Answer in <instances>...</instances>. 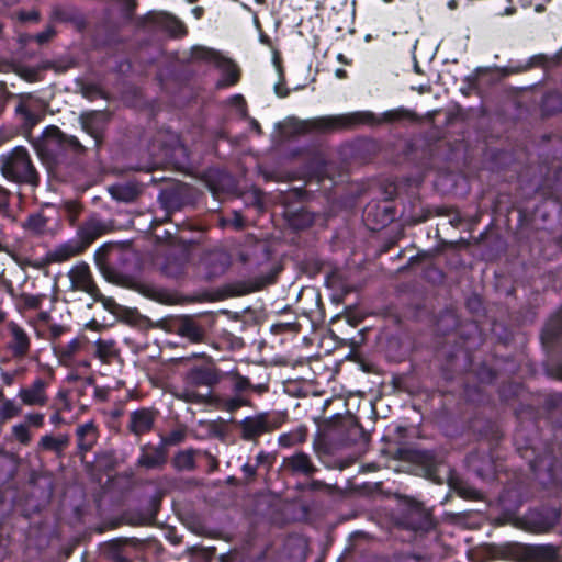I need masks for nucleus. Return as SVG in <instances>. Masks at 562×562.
<instances>
[{
    "instance_id": "1",
    "label": "nucleus",
    "mask_w": 562,
    "mask_h": 562,
    "mask_svg": "<svg viewBox=\"0 0 562 562\" xmlns=\"http://www.w3.org/2000/svg\"><path fill=\"white\" fill-rule=\"evenodd\" d=\"M202 358L203 362L201 364L192 366L184 374V383L186 386L175 393V396L190 404H206L212 394L209 392L207 394H202L196 391V387H207L213 389L222 380V372L214 364L211 357L205 353H192L191 356L184 358V361H190L191 359Z\"/></svg>"
},
{
    "instance_id": "2",
    "label": "nucleus",
    "mask_w": 562,
    "mask_h": 562,
    "mask_svg": "<svg viewBox=\"0 0 562 562\" xmlns=\"http://www.w3.org/2000/svg\"><path fill=\"white\" fill-rule=\"evenodd\" d=\"M415 115L405 108H397L385 111L381 116H376L371 111H356L339 115L322 116L314 120L312 128L319 131H339L352 128L358 125H380L407 119H414Z\"/></svg>"
},
{
    "instance_id": "3",
    "label": "nucleus",
    "mask_w": 562,
    "mask_h": 562,
    "mask_svg": "<svg viewBox=\"0 0 562 562\" xmlns=\"http://www.w3.org/2000/svg\"><path fill=\"white\" fill-rule=\"evenodd\" d=\"M36 155L44 162H56L67 151L82 154L86 147L76 136L67 135L55 125L44 128L35 138H29Z\"/></svg>"
},
{
    "instance_id": "4",
    "label": "nucleus",
    "mask_w": 562,
    "mask_h": 562,
    "mask_svg": "<svg viewBox=\"0 0 562 562\" xmlns=\"http://www.w3.org/2000/svg\"><path fill=\"white\" fill-rule=\"evenodd\" d=\"M0 173L13 183L37 187L40 173L27 149L16 146L0 155Z\"/></svg>"
},
{
    "instance_id": "5",
    "label": "nucleus",
    "mask_w": 562,
    "mask_h": 562,
    "mask_svg": "<svg viewBox=\"0 0 562 562\" xmlns=\"http://www.w3.org/2000/svg\"><path fill=\"white\" fill-rule=\"evenodd\" d=\"M281 425V416L276 413L261 412L240 420V437L246 441H257L260 436L278 429Z\"/></svg>"
},
{
    "instance_id": "6",
    "label": "nucleus",
    "mask_w": 562,
    "mask_h": 562,
    "mask_svg": "<svg viewBox=\"0 0 562 562\" xmlns=\"http://www.w3.org/2000/svg\"><path fill=\"white\" fill-rule=\"evenodd\" d=\"M70 290L79 291L91 296L98 295V285L94 282L92 271L88 263L78 262L68 271Z\"/></svg>"
},
{
    "instance_id": "7",
    "label": "nucleus",
    "mask_w": 562,
    "mask_h": 562,
    "mask_svg": "<svg viewBox=\"0 0 562 562\" xmlns=\"http://www.w3.org/2000/svg\"><path fill=\"white\" fill-rule=\"evenodd\" d=\"M7 349L14 359L25 358L31 350V337L26 329L15 322H9Z\"/></svg>"
},
{
    "instance_id": "8",
    "label": "nucleus",
    "mask_w": 562,
    "mask_h": 562,
    "mask_svg": "<svg viewBox=\"0 0 562 562\" xmlns=\"http://www.w3.org/2000/svg\"><path fill=\"white\" fill-rule=\"evenodd\" d=\"M281 468L292 475H303L306 477L313 476L317 472V467L314 464L310 454L303 451L283 458Z\"/></svg>"
},
{
    "instance_id": "9",
    "label": "nucleus",
    "mask_w": 562,
    "mask_h": 562,
    "mask_svg": "<svg viewBox=\"0 0 562 562\" xmlns=\"http://www.w3.org/2000/svg\"><path fill=\"white\" fill-rule=\"evenodd\" d=\"M108 121V114L102 111L86 112L79 117L81 128L94 139L95 146L102 142Z\"/></svg>"
},
{
    "instance_id": "10",
    "label": "nucleus",
    "mask_w": 562,
    "mask_h": 562,
    "mask_svg": "<svg viewBox=\"0 0 562 562\" xmlns=\"http://www.w3.org/2000/svg\"><path fill=\"white\" fill-rule=\"evenodd\" d=\"M231 259L226 251L213 250L202 257L199 269L207 279H212L224 273Z\"/></svg>"
},
{
    "instance_id": "11",
    "label": "nucleus",
    "mask_w": 562,
    "mask_h": 562,
    "mask_svg": "<svg viewBox=\"0 0 562 562\" xmlns=\"http://www.w3.org/2000/svg\"><path fill=\"white\" fill-rule=\"evenodd\" d=\"M48 382L44 379H35L29 386L21 387L18 396L26 406H45L48 402Z\"/></svg>"
},
{
    "instance_id": "12",
    "label": "nucleus",
    "mask_w": 562,
    "mask_h": 562,
    "mask_svg": "<svg viewBox=\"0 0 562 562\" xmlns=\"http://www.w3.org/2000/svg\"><path fill=\"white\" fill-rule=\"evenodd\" d=\"M157 414L155 409L142 407L135 409L128 415L127 429L136 437L149 432L156 420Z\"/></svg>"
},
{
    "instance_id": "13",
    "label": "nucleus",
    "mask_w": 562,
    "mask_h": 562,
    "mask_svg": "<svg viewBox=\"0 0 562 562\" xmlns=\"http://www.w3.org/2000/svg\"><path fill=\"white\" fill-rule=\"evenodd\" d=\"M15 113L21 116L23 127L30 133L31 130L38 124L43 114L36 104V100L31 95L21 97L20 102L15 106Z\"/></svg>"
},
{
    "instance_id": "14",
    "label": "nucleus",
    "mask_w": 562,
    "mask_h": 562,
    "mask_svg": "<svg viewBox=\"0 0 562 562\" xmlns=\"http://www.w3.org/2000/svg\"><path fill=\"white\" fill-rule=\"evenodd\" d=\"M193 54H194V57H196V58H202V59H206V60H212L216 64H222L226 70V78L224 80L225 86H233L238 81L239 70L236 67V65L229 60H226V59H223L222 57H220L217 52L210 49V48H205V47H196V48H194Z\"/></svg>"
},
{
    "instance_id": "15",
    "label": "nucleus",
    "mask_w": 562,
    "mask_h": 562,
    "mask_svg": "<svg viewBox=\"0 0 562 562\" xmlns=\"http://www.w3.org/2000/svg\"><path fill=\"white\" fill-rule=\"evenodd\" d=\"M167 461L166 449L162 445L153 446V445H144L140 447V454L137 459V463L139 467L146 469H157L161 468Z\"/></svg>"
},
{
    "instance_id": "16",
    "label": "nucleus",
    "mask_w": 562,
    "mask_h": 562,
    "mask_svg": "<svg viewBox=\"0 0 562 562\" xmlns=\"http://www.w3.org/2000/svg\"><path fill=\"white\" fill-rule=\"evenodd\" d=\"M85 251V244L77 238L69 239L47 254L49 262L60 263L76 257Z\"/></svg>"
},
{
    "instance_id": "17",
    "label": "nucleus",
    "mask_w": 562,
    "mask_h": 562,
    "mask_svg": "<svg viewBox=\"0 0 562 562\" xmlns=\"http://www.w3.org/2000/svg\"><path fill=\"white\" fill-rule=\"evenodd\" d=\"M78 448L82 453L88 452L98 439V429L94 422L90 420L79 425L76 429Z\"/></svg>"
},
{
    "instance_id": "18",
    "label": "nucleus",
    "mask_w": 562,
    "mask_h": 562,
    "mask_svg": "<svg viewBox=\"0 0 562 562\" xmlns=\"http://www.w3.org/2000/svg\"><path fill=\"white\" fill-rule=\"evenodd\" d=\"M108 192L114 200L128 203L137 199L142 189L135 182H124L110 186Z\"/></svg>"
},
{
    "instance_id": "19",
    "label": "nucleus",
    "mask_w": 562,
    "mask_h": 562,
    "mask_svg": "<svg viewBox=\"0 0 562 562\" xmlns=\"http://www.w3.org/2000/svg\"><path fill=\"white\" fill-rule=\"evenodd\" d=\"M187 263L188 254L184 250H180L176 254H169L161 269L166 276L178 278L184 272Z\"/></svg>"
},
{
    "instance_id": "20",
    "label": "nucleus",
    "mask_w": 562,
    "mask_h": 562,
    "mask_svg": "<svg viewBox=\"0 0 562 562\" xmlns=\"http://www.w3.org/2000/svg\"><path fill=\"white\" fill-rule=\"evenodd\" d=\"M206 404H211L218 409L234 413L243 406H249L250 402L245 398L241 394H235L231 397H221L218 395H212Z\"/></svg>"
},
{
    "instance_id": "21",
    "label": "nucleus",
    "mask_w": 562,
    "mask_h": 562,
    "mask_svg": "<svg viewBox=\"0 0 562 562\" xmlns=\"http://www.w3.org/2000/svg\"><path fill=\"white\" fill-rule=\"evenodd\" d=\"M177 334L194 344L201 342L204 339L203 328L189 317L180 321Z\"/></svg>"
},
{
    "instance_id": "22",
    "label": "nucleus",
    "mask_w": 562,
    "mask_h": 562,
    "mask_svg": "<svg viewBox=\"0 0 562 562\" xmlns=\"http://www.w3.org/2000/svg\"><path fill=\"white\" fill-rule=\"evenodd\" d=\"M22 228L32 236H42L48 232V218L42 213H33L22 223Z\"/></svg>"
},
{
    "instance_id": "23",
    "label": "nucleus",
    "mask_w": 562,
    "mask_h": 562,
    "mask_svg": "<svg viewBox=\"0 0 562 562\" xmlns=\"http://www.w3.org/2000/svg\"><path fill=\"white\" fill-rule=\"evenodd\" d=\"M103 233V224L97 220L86 222L78 232L77 239L85 244V249Z\"/></svg>"
},
{
    "instance_id": "24",
    "label": "nucleus",
    "mask_w": 562,
    "mask_h": 562,
    "mask_svg": "<svg viewBox=\"0 0 562 562\" xmlns=\"http://www.w3.org/2000/svg\"><path fill=\"white\" fill-rule=\"evenodd\" d=\"M307 428L306 426H299L297 428L283 432L278 437V443L280 447L290 448L306 441Z\"/></svg>"
},
{
    "instance_id": "25",
    "label": "nucleus",
    "mask_w": 562,
    "mask_h": 562,
    "mask_svg": "<svg viewBox=\"0 0 562 562\" xmlns=\"http://www.w3.org/2000/svg\"><path fill=\"white\" fill-rule=\"evenodd\" d=\"M69 443V438L66 435L54 437L45 435L40 440V447L44 450L55 451L60 453Z\"/></svg>"
},
{
    "instance_id": "26",
    "label": "nucleus",
    "mask_w": 562,
    "mask_h": 562,
    "mask_svg": "<svg viewBox=\"0 0 562 562\" xmlns=\"http://www.w3.org/2000/svg\"><path fill=\"white\" fill-rule=\"evenodd\" d=\"M95 355L102 363L109 364L117 356L112 341L98 340L95 342Z\"/></svg>"
},
{
    "instance_id": "27",
    "label": "nucleus",
    "mask_w": 562,
    "mask_h": 562,
    "mask_svg": "<svg viewBox=\"0 0 562 562\" xmlns=\"http://www.w3.org/2000/svg\"><path fill=\"white\" fill-rule=\"evenodd\" d=\"M530 552L536 562H554L558 558V551L553 546H536Z\"/></svg>"
},
{
    "instance_id": "28",
    "label": "nucleus",
    "mask_w": 562,
    "mask_h": 562,
    "mask_svg": "<svg viewBox=\"0 0 562 562\" xmlns=\"http://www.w3.org/2000/svg\"><path fill=\"white\" fill-rule=\"evenodd\" d=\"M22 413V407L12 398H2L0 406V422L10 420Z\"/></svg>"
},
{
    "instance_id": "29",
    "label": "nucleus",
    "mask_w": 562,
    "mask_h": 562,
    "mask_svg": "<svg viewBox=\"0 0 562 562\" xmlns=\"http://www.w3.org/2000/svg\"><path fill=\"white\" fill-rule=\"evenodd\" d=\"M194 450H183L177 453L173 458L175 467L180 471H190L195 467Z\"/></svg>"
},
{
    "instance_id": "30",
    "label": "nucleus",
    "mask_w": 562,
    "mask_h": 562,
    "mask_svg": "<svg viewBox=\"0 0 562 562\" xmlns=\"http://www.w3.org/2000/svg\"><path fill=\"white\" fill-rule=\"evenodd\" d=\"M171 139L175 144L172 146H165L161 148V159L159 162H172L179 155L186 154V148L179 143L178 137L172 135Z\"/></svg>"
},
{
    "instance_id": "31",
    "label": "nucleus",
    "mask_w": 562,
    "mask_h": 562,
    "mask_svg": "<svg viewBox=\"0 0 562 562\" xmlns=\"http://www.w3.org/2000/svg\"><path fill=\"white\" fill-rule=\"evenodd\" d=\"M233 382V391L235 394H241L243 392L252 389L250 380L246 376L240 375L237 371H231L227 373Z\"/></svg>"
},
{
    "instance_id": "32",
    "label": "nucleus",
    "mask_w": 562,
    "mask_h": 562,
    "mask_svg": "<svg viewBox=\"0 0 562 562\" xmlns=\"http://www.w3.org/2000/svg\"><path fill=\"white\" fill-rule=\"evenodd\" d=\"M13 437L22 445L26 446L31 441V434L26 424H16L12 427Z\"/></svg>"
},
{
    "instance_id": "33",
    "label": "nucleus",
    "mask_w": 562,
    "mask_h": 562,
    "mask_svg": "<svg viewBox=\"0 0 562 562\" xmlns=\"http://www.w3.org/2000/svg\"><path fill=\"white\" fill-rule=\"evenodd\" d=\"M94 302H101L105 310L115 314L120 310V305L111 297L104 296L98 289V295L91 296Z\"/></svg>"
},
{
    "instance_id": "34",
    "label": "nucleus",
    "mask_w": 562,
    "mask_h": 562,
    "mask_svg": "<svg viewBox=\"0 0 562 562\" xmlns=\"http://www.w3.org/2000/svg\"><path fill=\"white\" fill-rule=\"evenodd\" d=\"M15 16L22 23H26V22L37 23L41 20V13L36 9H32L29 11L20 10L15 13Z\"/></svg>"
},
{
    "instance_id": "35",
    "label": "nucleus",
    "mask_w": 562,
    "mask_h": 562,
    "mask_svg": "<svg viewBox=\"0 0 562 562\" xmlns=\"http://www.w3.org/2000/svg\"><path fill=\"white\" fill-rule=\"evenodd\" d=\"M56 35V30L53 25H47L42 32L37 33L33 38L38 45H44L50 42Z\"/></svg>"
},
{
    "instance_id": "36",
    "label": "nucleus",
    "mask_w": 562,
    "mask_h": 562,
    "mask_svg": "<svg viewBox=\"0 0 562 562\" xmlns=\"http://www.w3.org/2000/svg\"><path fill=\"white\" fill-rule=\"evenodd\" d=\"M167 27L169 29L171 34L175 35V36H179V35H182L184 33L183 24L179 20H177L175 18H169L168 19Z\"/></svg>"
},
{
    "instance_id": "37",
    "label": "nucleus",
    "mask_w": 562,
    "mask_h": 562,
    "mask_svg": "<svg viewBox=\"0 0 562 562\" xmlns=\"http://www.w3.org/2000/svg\"><path fill=\"white\" fill-rule=\"evenodd\" d=\"M29 425L34 427H42L44 424V415L41 413H30L25 416Z\"/></svg>"
},
{
    "instance_id": "38",
    "label": "nucleus",
    "mask_w": 562,
    "mask_h": 562,
    "mask_svg": "<svg viewBox=\"0 0 562 562\" xmlns=\"http://www.w3.org/2000/svg\"><path fill=\"white\" fill-rule=\"evenodd\" d=\"M271 456L265 451H260L257 456H256V468L258 469L259 467L261 465H267V468H270L271 467Z\"/></svg>"
},
{
    "instance_id": "39",
    "label": "nucleus",
    "mask_w": 562,
    "mask_h": 562,
    "mask_svg": "<svg viewBox=\"0 0 562 562\" xmlns=\"http://www.w3.org/2000/svg\"><path fill=\"white\" fill-rule=\"evenodd\" d=\"M184 439V434L181 430L172 431L168 438L165 440L168 445H176L181 442Z\"/></svg>"
},
{
    "instance_id": "40",
    "label": "nucleus",
    "mask_w": 562,
    "mask_h": 562,
    "mask_svg": "<svg viewBox=\"0 0 562 562\" xmlns=\"http://www.w3.org/2000/svg\"><path fill=\"white\" fill-rule=\"evenodd\" d=\"M109 394H110V389L109 387H103V386H95L94 387V397L97 400H99L100 402L106 401L108 397H109Z\"/></svg>"
},
{
    "instance_id": "41",
    "label": "nucleus",
    "mask_w": 562,
    "mask_h": 562,
    "mask_svg": "<svg viewBox=\"0 0 562 562\" xmlns=\"http://www.w3.org/2000/svg\"><path fill=\"white\" fill-rule=\"evenodd\" d=\"M241 471H243V473H244V475L246 476L247 480H252L256 476L257 468H256L255 464L245 463L241 467Z\"/></svg>"
},
{
    "instance_id": "42",
    "label": "nucleus",
    "mask_w": 562,
    "mask_h": 562,
    "mask_svg": "<svg viewBox=\"0 0 562 562\" xmlns=\"http://www.w3.org/2000/svg\"><path fill=\"white\" fill-rule=\"evenodd\" d=\"M229 103L238 109H240V111L243 112V114H245V106H246V103H245V99L243 98V95L240 94H236V95H233L231 99H229Z\"/></svg>"
},
{
    "instance_id": "43",
    "label": "nucleus",
    "mask_w": 562,
    "mask_h": 562,
    "mask_svg": "<svg viewBox=\"0 0 562 562\" xmlns=\"http://www.w3.org/2000/svg\"><path fill=\"white\" fill-rule=\"evenodd\" d=\"M82 93L88 99H94L95 97L100 95V90L94 86H85L82 88Z\"/></svg>"
},
{
    "instance_id": "44",
    "label": "nucleus",
    "mask_w": 562,
    "mask_h": 562,
    "mask_svg": "<svg viewBox=\"0 0 562 562\" xmlns=\"http://www.w3.org/2000/svg\"><path fill=\"white\" fill-rule=\"evenodd\" d=\"M24 303L27 307H31V308H36L38 307L40 303H41V299L38 296H26L24 299Z\"/></svg>"
},
{
    "instance_id": "45",
    "label": "nucleus",
    "mask_w": 562,
    "mask_h": 562,
    "mask_svg": "<svg viewBox=\"0 0 562 562\" xmlns=\"http://www.w3.org/2000/svg\"><path fill=\"white\" fill-rule=\"evenodd\" d=\"M65 331V327L61 325L54 324L49 327V334L55 339L58 338Z\"/></svg>"
},
{
    "instance_id": "46",
    "label": "nucleus",
    "mask_w": 562,
    "mask_h": 562,
    "mask_svg": "<svg viewBox=\"0 0 562 562\" xmlns=\"http://www.w3.org/2000/svg\"><path fill=\"white\" fill-rule=\"evenodd\" d=\"M234 217L232 220V225L236 228V229H240L243 228L244 226V220L241 217V215L238 213V212H234Z\"/></svg>"
},
{
    "instance_id": "47",
    "label": "nucleus",
    "mask_w": 562,
    "mask_h": 562,
    "mask_svg": "<svg viewBox=\"0 0 562 562\" xmlns=\"http://www.w3.org/2000/svg\"><path fill=\"white\" fill-rule=\"evenodd\" d=\"M328 485L322 481H317V480H314L312 481L310 484H308V488L311 491H319V490H325L327 488Z\"/></svg>"
},
{
    "instance_id": "48",
    "label": "nucleus",
    "mask_w": 562,
    "mask_h": 562,
    "mask_svg": "<svg viewBox=\"0 0 562 562\" xmlns=\"http://www.w3.org/2000/svg\"><path fill=\"white\" fill-rule=\"evenodd\" d=\"M1 379H2L3 383L7 385H11L14 381L13 375L8 372H1Z\"/></svg>"
},
{
    "instance_id": "49",
    "label": "nucleus",
    "mask_w": 562,
    "mask_h": 562,
    "mask_svg": "<svg viewBox=\"0 0 562 562\" xmlns=\"http://www.w3.org/2000/svg\"><path fill=\"white\" fill-rule=\"evenodd\" d=\"M425 457H426V458H428V459L430 460L429 464H427V471H428L429 473L435 472V471H436V462H435V460H434L432 456H431V454H429V453H426V454H425Z\"/></svg>"
},
{
    "instance_id": "50",
    "label": "nucleus",
    "mask_w": 562,
    "mask_h": 562,
    "mask_svg": "<svg viewBox=\"0 0 562 562\" xmlns=\"http://www.w3.org/2000/svg\"><path fill=\"white\" fill-rule=\"evenodd\" d=\"M137 290L148 296L151 295L154 292V290L150 286L144 284L138 285Z\"/></svg>"
},
{
    "instance_id": "51",
    "label": "nucleus",
    "mask_w": 562,
    "mask_h": 562,
    "mask_svg": "<svg viewBox=\"0 0 562 562\" xmlns=\"http://www.w3.org/2000/svg\"><path fill=\"white\" fill-rule=\"evenodd\" d=\"M461 222V217L459 216V214L457 213H453L450 218H449V223L452 225V226H458Z\"/></svg>"
},
{
    "instance_id": "52",
    "label": "nucleus",
    "mask_w": 562,
    "mask_h": 562,
    "mask_svg": "<svg viewBox=\"0 0 562 562\" xmlns=\"http://www.w3.org/2000/svg\"><path fill=\"white\" fill-rule=\"evenodd\" d=\"M250 127L258 134L261 133V128H260V125L258 123V121H256L255 119H251L250 120Z\"/></svg>"
},
{
    "instance_id": "53",
    "label": "nucleus",
    "mask_w": 562,
    "mask_h": 562,
    "mask_svg": "<svg viewBox=\"0 0 562 562\" xmlns=\"http://www.w3.org/2000/svg\"><path fill=\"white\" fill-rule=\"evenodd\" d=\"M335 75L339 79H345L347 77V71L342 68H338L336 69Z\"/></svg>"
},
{
    "instance_id": "54",
    "label": "nucleus",
    "mask_w": 562,
    "mask_h": 562,
    "mask_svg": "<svg viewBox=\"0 0 562 562\" xmlns=\"http://www.w3.org/2000/svg\"><path fill=\"white\" fill-rule=\"evenodd\" d=\"M8 206V199L0 198V212L7 211Z\"/></svg>"
},
{
    "instance_id": "55",
    "label": "nucleus",
    "mask_w": 562,
    "mask_h": 562,
    "mask_svg": "<svg viewBox=\"0 0 562 562\" xmlns=\"http://www.w3.org/2000/svg\"><path fill=\"white\" fill-rule=\"evenodd\" d=\"M9 191L0 186V198L8 199Z\"/></svg>"
},
{
    "instance_id": "56",
    "label": "nucleus",
    "mask_w": 562,
    "mask_h": 562,
    "mask_svg": "<svg viewBox=\"0 0 562 562\" xmlns=\"http://www.w3.org/2000/svg\"><path fill=\"white\" fill-rule=\"evenodd\" d=\"M337 59H338L340 63L349 64V61L346 59V57H345L342 54H338V55H337Z\"/></svg>"
},
{
    "instance_id": "57",
    "label": "nucleus",
    "mask_w": 562,
    "mask_h": 562,
    "mask_svg": "<svg viewBox=\"0 0 562 562\" xmlns=\"http://www.w3.org/2000/svg\"><path fill=\"white\" fill-rule=\"evenodd\" d=\"M7 318V313L0 308V324L3 323Z\"/></svg>"
},
{
    "instance_id": "58",
    "label": "nucleus",
    "mask_w": 562,
    "mask_h": 562,
    "mask_svg": "<svg viewBox=\"0 0 562 562\" xmlns=\"http://www.w3.org/2000/svg\"><path fill=\"white\" fill-rule=\"evenodd\" d=\"M40 319L43 321V322H46L47 318H48V314L46 312H42L40 315H38Z\"/></svg>"
},
{
    "instance_id": "59",
    "label": "nucleus",
    "mask_w": 562,
    "mask_h": 562,
    "mask_svg": "<svg viewBox=\"0 0 562 562\" xmlns=\"http://www.w3.org/2000/svg\"><path fill=\"white\" fill-rule=\"evenodd\" d=\"M59 420H60L59 414H55V415L52 416V422L53 423H58Z\"/></svg>"
},
{
    "instance_id": "60",
    "label": "nucleus",
    "mask_w": 562,
    "mask_h": 562,
    "mask_svg": "<svg viewBox=\"0 0 562 562\" xmlns=\"http://www.w3.org/2000/svg\"><path fill=\"white\" fill-rule=\"evenodd\" d=\"M2 398H5V397H4L3 391L0 390V402H2Z\"/></svg>"
},
{
    "instance_id": "61",
    "label": "nucleus",
    "mask_w": 562,
    "mask_h": 562,
    "mask_svg": "<svg viewBox=\"0 0 562 562\" xmlns=\"http://www.w3.org/2000/svg\"><path fill=\"white\" fill-rule=\"evenodd\" d=\"M194 12H195L196 16L199 18V16H200L201 9H194Z\"/></svg>"
},
{
    "instance_id": "62",
    "label": "nucleus",
    "mask_w": 562,
    "mask_h": 562,
    "mask_svg": "<svg viewBox=\"0 0 562 562\" xmlns=\"http://www.w3.org/2000/svg\"><path fill=\"white\" fill-rule=\"evenodd\" d=\"M385 2H391L392 0H384Z\"/></svg>"
}]
</instances>
